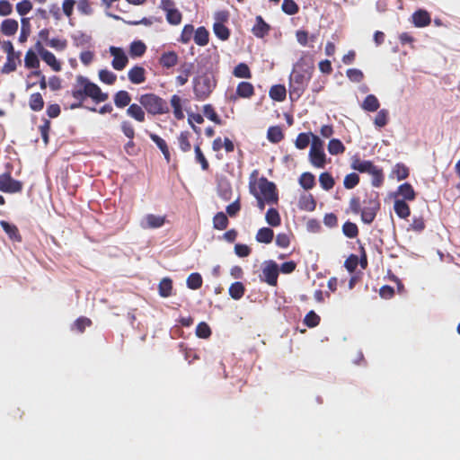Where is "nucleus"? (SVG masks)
Here are the masks:
<instances>
[{"label": "nucleus", "instance_id": "f257e3e1", "mask_svg": "<svg viewBox=\"0 0 460 460\" xmlns=\"http://www.w3.org/2000/svg\"><path fill=\"white\" fill-rule=\"evenodd\" d=\"M314 70V66L304 64L303 60L296 62L289 76V97L297 101L305 92Z\"/></svg>", "mask_w": 460, "mask_h": 460}, {"label": "nucleus", "instance_id": "f03ea898", "mask_svg": "<svg viewBox=\"0 0 460 460\" xmlns=\"http://www.w3.org/2000/svg\"><path fill=\"white\" fill-rule=\"evenodd\" d=\"M72 96L77 101H84L86 97H90L96 102H105L109 97L108 93H102L97 84L83 75L76 76Z\"/></svg>", "mask_w": 460, "mask_h": 460}, {"label": "nucleus", "instance_id": "7ed1b4c3", "mask_svg": "<svg viewBox=\"0 0 460 460\" xmlns=\"http://www.w3.org/2000/svg\"><path fill=\"white\" fill-rule=\"evenodd\" d=\"M351 167L361 173L370 174L372 176L371 183L374 187H380L383 183V171L374 165L372 162L356 158L352 161Z\"/></svg>", "mask_w": 460, "mask_h": 460}, {"label": "nucleus", "instance_id": "20e7f679", "mask_svg": "<svg viewBox=\"0 0 460 460\" xmlns=\"http://www.w3.org/2000/svg\"><path fill=\"white\" fill-rule=\"evenodd\" d=\"M140 104L150 114H164L169 111L167 102L154 93L143 94L139 98Z\"/></svg>", "mask_w": 460, "mask_h": 460}, {"label": "nucleus", "instance_id": "39448f33", "mask_svg": "<svg viewBox=\"0 0 460 460\" xmlns=\"http://www.w3.org/2000/svg\"><path fill=\"white\" fill-rule=\"evenodd\" d=\"M215 85V80L211 75H199L194 79V93L198 99L204 100L210 94Z\"/></svg>", "mask_w": 460, "mask_h": 460}, {"label": "nucleus", "instance_id": "423d86ee", "mask_svg": "<svg viewBox=\"0 0 460 460\" xmlns=\"http://www.w3.org/2000/svg\"><path fill=\"white\" fill-rule=\"evenodd\" d=\"M309 158L314 166L318 168L324 167L325 154L323 152V142L316 136H313Z\"/></svg>", "mask_w": 460, "mask_h": 460}, {"label": "nucleus", "instance_id": "0eeeda50", "mask_svg": "<svg viewBox=\"0 0 460 460\" xmlns=\"http://www.w3.org/2000/svg\"><path fill=\"white\" fill-rule=\"evenodd\" d=\"M259 189L261 194V197L266 200L269 204H275L278 202V193L276 191V185L268 181L266 178L261 177L259 180Z\"/></svg>", "mask_w": 460, "mask_h": 460}, {"label": "nucleus", "instance_id": "6e6552de", "mask_svg": "<svg viewBox=\"0 0 460 460\" xmlns=\"http://www.w3.org/2000/svg\"><path fill=\"white\" fill-rule=\"evenodd\" d=\"M159 7L166 13V20L172 25H178L181 22V13L175 8L172 0H161Z\"/></svg>", "mask_w": 460, "mask_h": 460}, {"label": "nucleus", "instance_id": "1a4fd4ad", "mask_svg": "<svg viewBox=\"0 0 460 460\" xmlns=\"http://www.w3.org/2000/svg\"><path fill=\"white\" fill-rule=\"evenodd\" d=\"M279 272V265L273 261L264 262L261 279L270 286H276Z\"/></svg>", "mask_w": 460, "mask_h": 460}, {"label": "nucleus", "instance_id": "9d476101", "mask_svg": "<svg viewBox=\"0 0 460 460\" xmlns=\"http://www.w3.org/2000/svg\"><path fill=\"white\" fill-rule=\"evenodd\" d=\"M22 189V182L13 179L9 172L0 175V190L7 193H16L20 192Z\"/></svg>", "mask_w": 460, "mask_h": 460}, {"label": "nucleus", "instance_id": "9b49d317", "mask_svg": "<svg viewBox=\"0 0 460 460\" xmlns=\"http://www.w3.org/2000/svg\"><path fill=\"white\" fill-rule=\"evenodd\" d=\"M165 216L147 214L140 220V226L143 229H155L162 227L165 223Z\"/></svg>", "mask_w": 460, "mask_h": 460}, {"label": "nucleus", "instance_id": "f8f14e48", "mask_svg": "<svg viewBox=\"0 0 460 460\" xmlns=\"http://www.w3.org/2000/svg\"><path fill=\"white\" fill-rule=\"evenodd\" d=\"M110 53L113 56L112 67L116 70H122L128 64V57L120 48L111 47Z\"/></svg>", "mask_w": 460, "mask_h": 460}, {"label": "nucleus", "instance_id": "ddd939ff", "mask_svg": "<svg viewBox=\"0 0 460 460\" xmlns=\"http://www.w3.org/2000/svg\"><path fill=\"white\" fill-rule=\"evenodd\" d=\"M379 209V203L376 201H370L368 207H365L361 210V219L365 224H371Z\"/></svg>", "mask_w": 460, "mask_h": 460}, {"label": "nucleus", "instance_id": "4468645a", "mask_svg": "<svg viewBox=\"0 0 460 460\" xmlns=\"http://www.w3.org/2000/svg\"><path fill=\"white\" fill-rule=\"evenodd\" d=\"M128 79L131 83L139 84L145 82V69L142 66H135L128 73Z\"/></svg>", "mask_w": 460, "mask_h": 460}, {"label": "nucleus", "instance_id": "2eb2a0df", "mask_svg": "<svg viewBox=\"0 0 460 460\" xmlns=\"http://www.w3.org/2000/svg\"><path fill=\"white\" fill-rule=\"evenodd\" d=\"M413 23L416 27H424L430 23V16L427 11L419 10L412 14Z\"/></svg>", "mask_w": 460, "mask_h": 460}, {"label": "nucleus", "instance_id": "dca6fc26", "mask_svg": "<svg viewBox=\"0 0 460 460\" xmlns=\"http://www.w3.org/2000/svg\"><path fill=\"white\" fill-rule=\"evenodd\" d=\"M270 31V25L266 23L261 16L256 17V23L252 28L253 34L258 38H263L266 34H268Z\"/></svg>", "mask_w": 460, "mask_h": 460}, {"label": "nucleus", "instance_id": "f3484780", "mask_svg": "<svg viewBox=\"0 0 460 460\" xmlns=\"http://www.w3.org/2000/svg\"><path fill=\"white\" fill-rule=\"evenodd\" d=\"M18 30V22L13 19H6L1 24V31L6 36H12Z\"/></svg>", "mask_w": 460, "mask_h": 460}, {"label": "nucleus", "instance_id": "a211bd4d", "mask_svg": "<svg viewBox=\"0 0 460 460\" xmlns=\"http://www.w3.org/2000/svg\"><path fill=\"white\" fill-rule=\"evenodd\" d=\"M379 106L380 103L374 94H368L361 104L363 110L370 112L376 111Z\"/></svg>", "mask_w": 460, "mask_h": 460}, {"label": "nucleus", "instance_id": "6ab92c4d", "mask_svg": "<svg viewBox=\"0 0 460 460\" xmlns=\"http://www.w3.org/2000/svg\"><path fill=\"white\" fill-rule=\"evenodd\" d=\"M394 209L396 215L401 218H406L410 216V208L405 200L396 199L394 201Z\"/></svg>", "mask_w": 460, "mask_h": 460}, {"label": "nucleus", "instance_id": "aec40b11", "mask_svg": "<svg viewBox=\"0 0 460 460\" xmlns=\"http://www.w3.org/2000/svg\"><path fill=\"white\" fill-rule=\"evenodd\" d=\"M127 114L139 122H143L145 120V111L141 106L136 103L129 105L127 110Z\"/></svg>", "mask_w": 460, "mask_h": 460}, {"label": "nucleus", "instance_id": "412c9836", "mask_svg": "<svg viewBox=\"0 0 460 460\" xmlns=\"http://www.w3.org/2000/svg\"><path fill=\"white\" fill-rule=\"evenodd\" d=\"M172 280L170 278H164L158 285V292L162 297H168L172 295Z\"/></svg>", "mask_w": 460, "mask_h": 460}, {"label": "nucleus", "instance_id": "4be33fe9", "mask_svg": "<svg viewBox=\"0 0 460 460\" xmlns=\"http://www.w3.org/2000/svg\"><path fill=\"white\" fill-rule=\"evenodd\" d=\"M131 97L127 91H119L114 95V103L118 108H124L130 103Z\"/></svg>", "mask_w": 460, "mask_h": 460}, {"label": "nucleus", "instance_id": "5701e85b", "mask_svg": "<svg viewBox=\"0 0 460 460\" xmlns=\"http://www.w3.org/2000/svg\"><path fill=\"white\" fill-rule=\"evenodd\" d=\"M273 230L269 227H262L259 229L256 234V240L259 243H270L273 240Z\"/></svg>", "mask_w": 460, "mask_h": 460}, {"label": "nucleus", "instance_id": "b1692460", "mask_svg": "<svg viewBox=\"0 0 460 460\" xmlns=\"http://www.w3.org/2000/svg\"><path fill=\"white\" fill-rule=\"evenodd\" d=\"M40 58L49 66L52 67V69L56 72H58L61 70V66L60 64L58 63V61L57 60L55 55L47 50V51H43V53H41V56Z\"/></svg>", "mask_w": 460, "mask_h": 460}, {"label": "nucleus", "instance_id": "393cba45", "mask_svg": "<svg viewBox=\"0 0 460 460\" xmlns=\"http://www.w3.org/2000/svg\"><path fill=\"white\" fill-rule=\"evenodd\" d=\"M254 89L251 83L241 82L236 88V93L243 98H249L253 94Z\"/></svg>", "mask_w": 460, "mask_h": 460}, {"label": "nucleus", "instance_id": "a878e982", "mask_svg": "<svg viewBox=\"0 0 460 460\" xmlns=\"http://www.w3.org/2000/svg\"><path fill=\"white\" fill-rule=\"evenodd\" d=\"M298 181L300 186L306 190L313 189L315 185V178L311 172L302 173Z\"/></svg>", "mask_w": 460, "mask_h": 460}, {"label": "nucleus", "instance_id": "bb28decb", "mask_svg": "<svg viewBox=\"0 0 460 460\" xmlns=\"http://www.w3.org/2000/svg\"><path fill=\"white\" fill-rule=\"evenodd\" d=\"M178 57L175 52L170 51L163 54L160 58V64L167 68L172 67L176 65Z\"/></svg>", "mask_w": 460, "mask_h": 460}, {"label": "nucleus", "instance_id": "cd10ccee", "mask_svg": "<svg viewBox=\"0 0 460 460\" xmlns=\"http://www.w3.org/2000/svg\"><path fill=\"white\" fill-rule=\"evenodd\" d=\"M287 94V91L285 86L277 84L273 85L270 90V96L274 101L281 102L285 100Z\"/></svg>", "mask_w": 460, "mask_h": 460}, {"label": "nucleus", "instance_id": "c85d7f7f", "mask_svg": "<svg viewBox=\"0 0 460 460\" xmlns=\"http://www.w3.org/2000/svg\"><path fill=\"white\" fill-rule=\"evenodd\" d=\"M194 41L199 46H205L208 43V31L204 27H199L194 33Z\"/></svg>", "mask_w": 460, "mask_h": 460}, {"label": "nucleus", "instance_id": "c756f323", "mask_svg": "<svg viewBox=\"0 0 460 460\" xmlns=\"http://www.w3.org/2000/svg\"><path fill=\"white\" fill-rule=\"evenodd\" d=\"M397 194L402 196L407 200H412L415 198V192L410 183H403L398 187Z\"/></svg>", "mask_w": 460, "mask_h": 460}, {"label": "nucleus", "instance_id": "7c9ffc66", "mask_svg": "<svg viewBox=\"0 0 460 460\" xmlns=\"http://www.w3.org/2000/svg\"><path fill=\"white\" fill-rule=\"evenodd\" d=\"M299 205L305 210L313 211L315 208L316 203L311 194H305L300 197Z\"/></svg>", "mask_w": 460, "mask_h": 460}, {"label": "nucleus", "instance_id": "2f4dec72", "mask_svg": "<svg viewBox=\"0 0 460 460\" xmlns=\"http://www.w3.org/2000/svg\"><path fill=\"white\" fill-rule=\"evenodd\" d=\"M30 108L34 111H40L44 107V101L40 93H32L29 101Z\"/></svg>", "mask_w": 460, "mask_h": 460}, {"label": "nucleus", "instance_id": "473e14b6", "mask_svg": "<svg viewBox=\"0 0 460 460\" xmlns=\"http://www.w3.org/2000/svg\"><path fill=\"white\" fill-rule=\"evenodd\" d=\"M283 137L284 136H283L282 130L279 127L275 126V127L269 128L268 132H267V138L271 143L276 144V143L280 142L282 140Z\"/></svg>", "mask_w": 460, "mask_h": 460}, {"label": "nucleus", "instance_id": "72a5a7b5", "mask_svg": "<svg viewBox=\"0 0 460 460\" xmlns=\"http://www.w3.org/2000/svg\"><path fill=\"white\" fill-rule=\"evenodd\" d=\"M214 228L217 230H225L228 226V218L223 212H218L213 218Z\"/></svg>", "mask_w": 460, "mask_h": 460}, {"label": "nucleus", "instance_id": "f704fd0d", "mask_svg": "<svg viewBox=\"0 0 460 460\" xmlns=\"http://www.w3.org/2000/svg\"><path fill=\"white\" fill-rule=\"evenodd\" d=\"M0 226L3 230L8 234V236L13 240H19L20 235L18 234V228L6 221H0Z\"/></svg>", "mask_w": 460, "mask_h": 460}, {"label": "nucleus", "instance_id": "c9c22d12", "mask_svg": "<svg viewBox=\"0 0 460 460\" xmlns=\"http://www.w3.org/2000/svg\"><path fill=\"white\" fill-rule=\"evenodd\" d=\"M244 286L241 282H234L229 288V295L232 298L238 300L244 294Z\"/></svg>", "mask_w": 460, "mask_h": 460}, {"label": "nucleus", "instance_id": "e433bc0d", "mask_svg": "<svg viewBox=\"0 0 460 460\" xmlns=\"http://www.w3.org/2000/svg\"><path fill=\"white\" fill-rule=\"evenodd\" d=\"M213 31L215 35L221 40H226L229 38V30L223 23L215 22L213 25Z\"/></svg>", "mask_w": 460, "mask_h": 460}, {"label": "nucleus", "instance_id": "4c0bfd02", "mask_svg": "<svg viewBox=\"0 0 460 460\" xmlns=\"http://www.w3.org/2000/svg\"><path fill=\"white\" fill-rule=\"evenodd\" d=\"M345 150L342 142L337 138L331 139L328 144V151L331 155H336L342 154Z\"/></svg>", "mask_w": 460, "mask_h": 460}, {"label": "nucleus", "instance_id": "58836bf2", "mask_svg": "<svg viewBox=\"0 0 460 460\" xmlns=\"http://www.w3.org/2000/svg\"><path fill=\"white\" fill-rule=\"evenodd\" d=\"M190 137V134L188 131L181 132L178 137L179 146L182 152H189L191 149Z\"/></svg>", "mask_w": 460, "mask_h": 460}, {"label": "nucleus", "instance_id": "ea45409f", "mask_svg": "<svg viewBox=\"0 0 460 460\" xmlns=\"http://www.w3.org/2000/svg\"><path fill=\"white\" fill-rule=\"evenodd\" d=\"M265 219L267 223L271 226H278L280 224V217L277 209L269 208Z\"/></svg>", "mask_w": 460, "mask_h": 460}, {"label": "nucleus", "instance_id": "a19ab883", "mask_svg": "<svg viewBox=\"0 0 460 460\" xmlns=\"http://www.w3.org/2000/svg\"><path fill=\"white\" fill-rule=\"evenodd\" d=\"M392 173L397 178L398 181H402L408 177L409 170L404 164H396L393 168Z\"/></svg>", "mask_w": 460, "mask_h": 460}, {"label": "nucleus", "instance_id": "79ce46f5", "mask_svg": "<svg viewBox=\"0 0 460 460\" xmlns=\"http://www.w3.org/2000/svg\"><path fill=\"white\" fill-rule=\"evenodd\" d=\"M319 181L321 184V187L325 190H329L332 189L334 185V179L329 172H323L320 174Z\"/></svg>", "mask_w": 460, "mask_h": 460}, {"label": "nucleus", "instance_id": "37998d69", "mask_svg": "<svg viewBox=\"0 0 460 460\" xmlns=\"http://www.w3.org/2000/svg\"><path fill=\"white\" fill-rule=\"evenodd\" d=\"M187 287L190 289H198L202 285V278L199 273H191L187 279Z\"/></svg>", "mask_w": 460, "mask_h": 460}, {"label": "nucleus", "instance_id": "c03bdc74", "mask_svg": "<svg viewBox=\"0 0 460 460\" xmlns=\"http://www.w3.org/2000/svg\"><path fill=\"white\" fill-rule=\"evenodd\" d=\"M146 49V45L142 41L137 40L131 43L129 53L132 57H141Z\"/></svg>", "mask_w": 460, "mask_h": 460}, {"label": "nucleus", "instance_id": "a18cd8bd", "mask_svg": "<svg viewBox=\"0 0 460 460\" xmlns=\"http://www.w3.org/2000/svg\"><path fill=\"white\" fill-rule=\"evenodd\" d=\"M234 75L239 78H251V71L244 63H240L234 69Z\"/></svg>", "mask_w": 460, "mask_h": 460}, {"label": "nucleus", "instance_id": "49530a36", "mask_svg": "<svg viewBox=\"0 0 460 460\" xmlns=\"http://www.w3.org/2000/svg\"><path fill=\"white\" fill-rule=\"evenodd\" d=\"M342 232L347 237L355 238L358 234V229L356 224L348 221L343 225Z\"/></svg>", "mask_w": 460, "mask_h": 460}, {"label": "nucleus", "instance_id": "de8ad7c7", "mask_svg": "<svg viewBox=\"0 0 460 460\" xmlns=\"http://www.w3.org/2000/svg\"><path fill=\"white\" fill-rule=\"evenodd\" d=\"M74 44L76 47L84 46L90 43L92 38L91 36L82 32L78 31L76 34L72 36Z\"/></svg>", "mask_w": 460, "mask_h": 460}, {"label": "nucleus", "instance_id": "09e8293b", "mask_svg": "<svg viewBox=\"0 0 460 460\" xmlns=\"http://www.w3.org/2000/svg\"><path fill=\"white\" fill-rule=\"evenodd\" d=\"M281 9L288 15L296 14L299 10L298 5L293 0H283Z\"/></svg>", "mask_w": 460, "mask_h": 460}, {"label": "nucleus", "instance_id": "8fccbe9b", "mask_svg": "<svg viewBox=\"0 0 460 460\" xmlns=\"http://www.w3.org/2000/svg\"><path fill=\"white\" fill-rule=\"evenodd\" d=\"M25 66L29 68H37L40 66V61L38 57L34 52L29 50L24 58Z\"/></svg>", "mask_w": 460, "mask_h": 460}, {"label": "nucleus", "instance_id": "3c124183", "mask_svg": "<svg viewBox=\"0 0 460 460\" xmlns=\"http://www.w3.org/2000/svg\"><path fill=\"white\" fill-rule=\"evenodd\" d=\"M203 113L211 121L215 122L216 124H221V119H219L218 115L216 113L212 105H210V104L204 105Z\"/></svg>", "mask_w": 460, "mask_h": 460}, {"label": "nucleus", "instance_id": "603ef678", "mask_svg": "<svg viewBox=\"0 0 460 460\" xmlns=\"http://www.w3.org/2000/svg\"><path fill=\"white\" fill-rule=\"evenodd\" d=\"M99 78L102 82L107 84H112L116 81V75L107 69H102L99 71Z\"/></svg>", "mask_w": 460, "mask_h": 460}, {"label": "nucleus", "instance_id": "864d4df0", "mask_svg": "<svg viewBox=\"0 0 460 460\" xmlns=\"http://www.w3.org/2000/svg\"><path fill=\"white\" fill-rule=\"evenodd\" d=\"M210 334L211 330L206 323L202 322L198 324L196 328V335L199 338L207 339L210 336Z\"/></svg>", "mask_w": 460, "mask_h": 460}, {"label": "nucleus", "instance_id": "5fc2aeb1", "mask_svg": "<svg viewBox=\"0 0 460 460\" xmlns=\"http://www.w3.org/2000/svg\"><path fill=\"white\" fill-rule=\"evenodd\" d=\"M32 9V4L29 0H23L16 4V11L21 16L26 15Z\"/></svg>", "mask_w": 460, "mask_h": 460}, {"label": "nucleus", "instance_id": "6e6d98bb", "mask_svg": "<svg viewBox=\"0 0 460 460\" xmlns=\"http://www.w3.org/2000/svg\"><path fill=\"white\" fill-rule=\"evenodd\" d=\"M358 181H359L358 175L355 172H352V173L346 175V177L344 178L343 184L346 189L349 190V189H353L358 183Z\"/></svg>", "mask_w": 460, "mask_h": 460}, {"label": "nucleus", "instance_id": "4d7b16f0", "mask_svg": "<svg viewBox=\"0 0 460 460\" xmlns=\"http://www.w3.org/2000/svg\"><path fill=\"white\" fill-rule=\"evenodd\" d=\"M319 322L320 317L314 311H310L304 319L305 324L311 328L317 326Z\"/></svg>", "mask_w": 460, "mask_h": 460}, {"label": "nucleus", "instance_id": "13d9d810", "mask_svg": "<svg viewBox=\"0 0 460 460\" xmlns=\"http://www.w3.org/2000/svg\"><path fill=\"white\" fill-rule=\"evenodd\" d=\"M346 74L348 78L354 83L361 82L364 77L362 71L357 68H349Z\"/></svg>", "mask_w": 460, "mask_h": 460}, {"label": "nucleus", "instance_id": "bf43d9fd", "mask_svg": "<svg viewBox=\"0 0 460 460\" xmlns=\"http://www.w3.org/2000/svg\"><path fill=\"white\" fill-rule=\"evenodd\" d=\"M388 111L386 110H381L378 111L375 118V125L378 128H383L387 124Z\"/></svg>", "mask_w": 460, "mask_h": 460}, {"label": "nucleus", "instance_id": "052dcab7", "mask_svg": "<svg viewBox=\"0 0 460 460\" xmlns=\"http://www.w3.org/2000/svg\"><path fill=\"white\" fill-rule=\"evenodd\" d=\"M194 151H195L196 161L200 164L201 168L203 170H207L208 168V163L205 155H203L199 146H195Z\"/></svg>", "mask_w": 460, "mask_h": 460}, {"label": "nucleus", "instance_id": "680f3d73", "mask_svg": "<svg viewBox=\"0 0 460 460\" xmlns=\"http://www.w3.org/2000/svg\"><path fill=\"white\" fill-rule=\"evenodd\" d=\"M310 142L309 136L305 133H300L296 139V146L298 149L305 148Z\"/></svg>", "mask_w": 460, "mask_h": 460}, {"label": "nucleus", "instance_id": "e2e57ef3", "mask_svg": "<svg viewBox=\"0 0 460 460\" xmlns=\"http://www.w3.org/2000/svg\"><path fill=\"white\" fill-rule=\"evenodd\" d=\"M29 25V20L27 18H22V31L19 37V40L21 42H24L27 40V38L30 33Z\"/></svg>", "mask_w": 460, "mask_h": 460}, {"label": "nucleus", "instance_id": "0e129e2a", "mask_svg": "<svg viewBox=\"0 0 460 460\" xmlns=\"http://www.w3.org/2000/svg\"><path fill=\"white\" fill-rule=\"evenodd\" d=\"M77 9L81 13L85 15L93 13V8L87 0H80L77 4Z\"/></svg>", "mask_w": 460, "mask_h": 460}, {"label": "nucleus", "instance_id": "69168bd1", "mask_svg": "<svg viewBox=\"0 0 460 460\" xmlns=\"http://www.w3.org/2000/svg\"><path fill=\"white\" fill-rule=\"evenodd\" d=\"M16 69V63L13 56H7V61L2 68L4 74H9Z\"/></svg>", "mask_w": 460, "mask_h": 460}, {"label": "nucleus", "instance_id": "338daca9", "mask_svg": "<svg viewBox=\"0 0 460 460\" xmlns=\"http://www.w3.org/2000/svg\"><path fill=\"white\" fill-rule=\"evenodd\" d=\"M240 209L241 206L239 199L234 200L233 203L229 204L226 208L227 215L231 217H235L237 213L240 211Z\"/></svg>", "mask_w": 460, "mask_h": 460}, {"label": "nucleus", "instance_id": "774afa93", "mask_svg": "<svg viewBox=\"0 0 460 460\" xmlns=\"http://www.w3.org/2000/svg\"><path fill=\"white\" fill-rule=\"evenodd\" d=\"M358 263V256L352 254L345 261L344 266L349 272H353L356 270Z\"/></svg>", "mask_w": 460, "mask_h": 460}]
</instances>
